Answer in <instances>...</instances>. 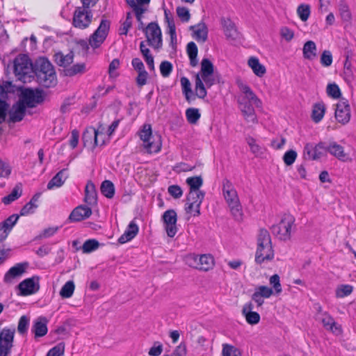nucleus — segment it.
<instances>
[{
    "label": "nucleus",
    "mask_w": 356,
    "mask_h": 356,
    "mask_svg": "<svg viewBox=\"0 0 356 356\" xmlns=\"http://www.w3.org/2000/svg\"><path fill=\"white\" fill-rule=\"evenodd\" d=\"M32 73L38 84L45 88L57 85L56 74L54 65L47 57L40 56L33 63Z\"/></svg>",
    "instance_id": "1"
},
{
    "label": "nucleus",
    "mask_w": 356,
    "mask_h": 356,
    "mask_svg": "<svg viewBox=\"0 0 356 356\" xmlns=\"http://www.w3.org/2000/svg\"><path fill=\"white\" fill-rule=\"evenodd\" d=\"M274 258V250L271 237L268 231L260 229L257 237V248L255 254V262L261 264L264 261H271Z\"/></svg>",
    "instance_id": "2"
},
{
    "label": "nucleus",
    "mask_w": 356,
    "mask_h": 356,
    "mask_svg": "<svg viewBox=\"0 0 356 356\" xmlns=\"http://www.w3.org/2000/svg\"><path fill=\"white\" fill-rule=\"evenodd\" d=\"M20 92L19 99L22 101L27 108H32L44 102L46 97L45 92L40 88H24L20 86L17 88Z\"/></svg>",
    "instance_id": "3"
},
{
    "label": "nucleus",
    "mask_w": 356,
    "mask_h": 356,
    "mask_svg": "<svg viewBox=\"0 0 356 356\" xmlns=\"http://www.w3.org/2000/svg\"><path fill=\"white\" fill-rule=\"evenodd\" d=\"M140 138L144 142V147L149 153H157L162 146L161 136L155 133L153 134L149 124H145L139 132Z\"/></svg>",
    "instance_id": "4"
},
{
    "label": "nucleus",
    "mask_w": 356,
    "mask_h": 356,
    "mask_svg": "<svg viewBox=\"0 0 356 356\" xmlns=\"http://www.w3.org/2000/svg\"><path fill=\"white\" fill-rule=\"evenodd\" d=\"M33 63L27 54H19L13 61V72L15 76L19 81L26 82V76L29 70L32 72Z\"/></svg>",
    "instance_id": "5"
},
{
    "label": "nucleus",
    "mask_w": 356,
    "mask_h": 356,
    "mask_svg": "<svg viewBox=\"0 0 356 356\" xmlns=\"http://www.w3.org/2000/svg\"><path fill=\"white\" fill-rule=\"evenodd\" d=\"M111 28V21L102 18L97 29L90 36L89 44L93 49L99 48L106 40Z\"/></svg>",
    "instance_id": "6"
},
{
    "label": "nucleus",
    "mask_w": 356,
    "mask_h": 356,
    "mask_svg": "<svg viewBox=\"0 0 356 356\" xmlns=\"http://www.w3.org/2000/svg\"><path fill=\"white\" fill-rule=\"evenodd\" d=\"M143 31L145 33L148 45L157 50L162 47V33L157 22L149 23Z\"/></svg>",
    "instance_id": "7"
},
{
    "label": "nucleus",
    "mask_w": 356,
    "mask_h": 356,
    "mask_svg": "<svg viewBox=\"0 0 356 356\" xmlns=\"http://www.w3.org/2000/svg\"><path fill=\"white\" fill-rule=\"evenodd\" d=\"M92 13L90 8L76 7L72 18V24L75 28L85 29L88 28L92 22Z\"/></svg>",
    "instance_id": "8"
},
{
    "label": "nucleus",
    "mask_w": 356,
    "mask_h": 356,
    "mask_svg": "<svg viewBox=\"0 0 356 356\" xmlns=\"http://www.w3.org/2000/svg\"><path fill=\"white\" fill-rule=\"evenodd\" d=\"M15 333V327H4L0 331V356H8L11 354Z\"/></svg>",
    "instance_id": "9"
},
{
    "label": "nucleus",
    "mask_w": 356,
    "mask_h": 356,
    "mask_svg": "<svg viewBox=\"0 0 356 356\" xmlns=\"http://www.w3.org/2000/svg\"><path fill=\"white\" fill-rule=\"evenodd\" d=\"M205 196V192L203 191H189L186 195V200L188 202V205L185 207L186 212L190 213L192 212L193 208L194 216H198L200 215V206L203 202Z\"/></svg>",
    "instance_id": "10"
},
{
    "label": "nucleus",
    "mask_w": 356,
    "mask_h": 356,
    "mask_svg": "<svg viewBox=\"0 0 356 356\" xmlns=\"http://www.w3.org/2000/svg\"><path fill=\"white\" fill-rule=\"evenodd\" d=\"M40 280L38 275H33L22 281L17 286L19 295L27 296L36 293L40 290Z\"/></svg>",
    "instance_id": "11"
},
{
    "label": "nucleus",
    "mask_w": 356,
    "mask_h": 356,
    "mask_svg": "<svg viewBox=\"0 0 356 356\" xmlns=\"http://www.w3.org/2000/svg\"><path fill=\"white\" fill-rule=\"evenodd\" d=\"M161 220L168 236L173 238L178 230L177 227V214L175 210L168 209L165 211L161 216Z\"/></svg>",
    "instance_id": "12"
},
{
    "label": "nucleus",
    "mask_w": 356,
    "mask_h": 356,
    "mask_svg": "<svg viewBox=\"0 0 356 356\" xmlns=\"http://www.w3.org/2000/svg\"><path fill=\"white\" fill-rule=\"evenodd\" d=\"M350 107L347 99L342 98L339 102L336 104L334 117L337 121L345 125L350 120Z\"/></svg>",
    "instance_id": "13"
},
{
    "label": "nucleus",
    "mask_w": 356,
    "mask_h": 356,
    "mask_svg": "<svg viewBox=\"0 0 356 356\" xmlns=\"http://www.w3.org/2000/svg\"><path fill=\"white\" fill-rule=\"evenodd\" d=\"M99 135H104V134L99 132L98 129H95L93 127L86 129L82 134L83 146L85 147H90L92 151H93L99 145L98 136Z\"/></svg>",
    "instance_id": "14"
},
{
    "label": "nucleus",
    "mask_w": 356,
    "mask_h": 356,
    "mask_svg": "<svg viewBox=\"0 0 356 356\" xmlns=\"http://www.w3.org/2000/svg\"><path fill=\"white\" fill-rule=\"evenodd\" d=\"M29 266V264L27 261L15 264L6 273L3 282L6 284H13L15 279L21 277L26 272Z\"/></svg>",
    "instance_id": "15"
},
{
    "label": "nucleus",
    "mask_w": 356,
    "mask_h": 356,
    "mask_svg": "<svg viewBox=\"0 0 356 356\" xmlns=\"http://www.w3.org/2000/svg\"><path fill=\"white\" fill-rule=\"evenodd\" d=\"M27 106L19 99L13 104L11 109H8V122L16 123L21 122L26 112Z\"/></svg>",
    "instance_id": "16"
},
{
    "label": "nucleus",
    "mask_w": 356,
    "mask_h": 356,
    "mask_svg": "<svg viewBox=\"0 0 356 356\" xmlns=\"http://www.w3.org/2000/svg\"><path fill=\"white\" fill-rule=\"evenodd\" d=\"M92 213L91 208L88 205L81 204L75 207L70 214L67 220L70 222H77L89 218Z\"/></svg>",
    "instance_id": "17"
},
{
    "label": "nucleus",
    "mask_w": 356,
    "mask_h": 356,
    "mask_svg": "<svg viewBox=\"0 0 356 356\" xmlns=\"http://www.w3.org/2000/svg\"><path fill=\"white\" fill-rule=\"evenodd\" d=\"M240 110L243 113L245 120L252 123H257V119L255 114L254 108L249 100L246 98L241 97L238 99Z\"/></svg>",
    "instance_id": "18"
},
{
    "label": "nucleus",
    "mask_w": 356,
    "mask_h": 356,
    "mask_svg": "<svg viewBox=\"0 0 356 356\" xmlns=\"http://www.w3.org/2000/svg\"><path fill=\"white\" fill-rule=\"evenodd\" d=\"M48 319L45 316H39L33 323L31 328L35 338L42 337L47 334Z\"/></svg>",
    "instance_id": "19"
},
{
    "label": "nucleus",
    "mask_w": 356,
    "mask_h": 356,
    "mask_svg": "<svg viewBox=\"0 0 356 356\" xmlns=\"http://www.w3.org/2000/svg\"><path fill=\"white\" fill-rule=\"evenodd\" d=\"M254 305L251 302L244 305L242 314L245 316L247 323L250 325H257L260 321V315L257 312H253Z\"/></svg>",
    "instance_id": "20"
},
{
    "label": "nucleus",
    "mask_w": 356,
    "mask_h": 356,
    "mask_svg": "<svg viewBox=\"0 0 356 356\" xmlns=\"http://www.w3.org/2000/svg\"><path fill=\"white\" fill-rule=\"evenodd\" d=\"M84 202L88 206L97 204V192L92 181H88L85 188Z\"/></svg>",
    "instance_id": "21"
},
{
    "label": "nucleus",
    "mask_w": 356,
    "mask_h": 356,
    "mask_svg": "<svg viewBox=\"0 0 356 356\" xmlns=\"http://www.w3.org/2000/svg\"><path fill=\"white\" fill-rule=\"evenodd\" d=\"M221 24L226 38L232 40H236L238 36V31L234 23L229 18H222Z\"/></svg>",
    "instance_id": "22"
},
{
    "label": "nucleus",
    "mask_w": 356,
    "mask_h": 356,
    "mask_svg": "<svg viewBox=\"0 0 356 356\" xmlns=\"http://www.w3.org/2000/svg\"><path fill=\"white\" fill-rule=\"evenodd\" d=\"M68 177L67 168H63L58 172L47 184V189L60 187Z\"/></svg>",
    "instance_id": "23"
},
{
    "label": "nucleus",
    "mask_w": 356,
    "mask_h": 356,
    "mask_svg": "<svg viewBox=\"0 0 356 356\" xmlns=\"http://www.w3.org/2000/svg\"><path fill=\"white\" fill-rule=\"evenodd\" d=\"M295 222V218L289 214L284 213L281 219V225L283 226L284 232L280 236L281 240H286L290 238L291 226Z\"/></svg>",
    "instance_id": "24"
},
{
    "label": "nucleus",
    "mask_w": 356,
    "mask_h": 356,
    "mask_svg": "<svg viewBox=\"0 0 356 356\" xmlns=\"http://www.w3.org/2000/svg\"><path fill=\"white\" fill-rule=\"evenodd\" d=\"M190 30H193V37L197 40L206 42L208 38V28L205 23L200 22L197 24L191 26Z\"/></svg>",
    "instance_id": "25"
},
{
    "label": "nucleus",
    "mask_w": 356,
    "mask_h": 356,
    "mask_svg": "<svg viewBox=\"0 0 356 356\" xmlns=\"http://www.w3.org/2000/svg\"><path fill=\"white\" fill-rule=\"evenodd\" d=\"M138 226L134 221H131L125 232L118 238V242L120 244H124L131 239H133L138 232Z\"/></svg>",
    "instance_id": "26"
},
{
    "label": "nucleus",
    "mask_w": 356,
    "mask_h": 356,
    "mask_svg": "<svg viewBox=\"0 0 356 356\" xmlns=\"http://www.w3.org/2000/svg\"><path fill=\"white\" fill-rule=\"evenodd\" d=\"M182 93L186 99V101L191 104L193 101H195L194 92L191 88V84L190 80L186 77L182 76L180 79Z\"/></svg>",
    "instance_id": "27"
},
{
    "label": "nucleus",
    "mask_w": 356,
    "mask_h": 356,
    "mask_svg": "<svg viewBox=\"0 0 356 356\" xmlns=\"http://www.w3.org/2000/svg\"><path fill=\"white\" fill-rule=\"evenodd\" d=\"M214 265V259L210 254H202L198 258V266H196V269L202 271H208L211 269Z\"/></svg>",
    "instance_id": "28"
},
{
    "label": "nucleus",
    "mask_w": 356,
    "mask_h": 356,
    "mask_svg": "<svg viewBox=\"0 0 356 356\" xmlns=\"http://www.w3.org/2000/svg\"><path fill=\"white\" fill-rule=\"evenodd\" d=\"M195 99L196 97L200 99H204L207 95V86L204 81L200 76V74L195 75Z\"/></svg>",
    "instance_id": "29"
},
{
    "label": "nucleus",
    "mask_w": 356,
    "mask_h": 356,
    "mask_svg": "<svg viewBox=\"0 0 356 356\" xmlns=\"http://www.w3.org/2000/svg\"><path fill=\"white\" fill-rule=\"evenodd\" d=\"M303 57L305 59L312 60L317 56V47L312 40L307 41L302 48Z\"/></svg>",
    "instance_id": "30"
},
{
    "label": "nucleus",
    "mask_w": 356,
    "mask_h": 356,
    "mask_svg": "<svg viewBox=\"0 0 356 356\" xmlns=\"http://www.w3.org/2000/svg\"><path fill=\"white\" fill-rule=\"evenodd\" d=\"M329 153L340 161H346L348 159V155L344 152L343 147L334 141L330 142Z\"/></svg>",
    "instance_id": "31"
},
{
    "label": "nucleus",
    "mask_w": 356,
    "mask_h": 356,
    "mask_svg": "<svg viewBox=\"0 0 356 356\" xmlns=\"http://www.w3.org/2000/svg\"><path fill=\"white\" fill-rule=\"evenodd\" d=\"M22 195V185L21 183L17 184L13 188L12 191L8 195L3 197L1 200L2 202L8 205L15 200L19 198Z\"/></svg>",
    "instance_id": "32"
},
{
    "label": "nucleus",
    "mask_w": 356,
    "mask_h": 356,
    "mask_svg": "<svg viewBox=\"0 0 356 356\" xmlns=\"http://www.w3.org/2000/svg\"><path fill=\"white\" fill-rule=\"evenodd\" d=\"M248 65L251 67L253 72L259 77H262L266 72L265 66L260 63L259 59L256 57H250L248 61Z\"/></svg>",
    "instance_id": "33"
},
{
    "label": "nucleus",
    "mask_w": 356,
    "mask_h": 356,
    "mask_svg": "<svg viewBox=\"0 0 356 356\" xmlns=\"http://www.w3.org/2000/svg\"><path fill=\"white\" fill-rule=\"evenodd\" d=\"M325 113V106L323 102L314 104L311 115L312 120L316 123L319 122L323 119Z\"/></svg>",
    "instance_id": "34"
},
{
    "label": "nucleus",
    "mask_w": 356,
    "mask_h": 356,
    "mask_svg": "<svg viewBox=\"0 0 356 356\" xmlns=\"http://www.w3.org/2000/svg\"><path fill=\"white\" fill-rule=\"evenodd\" d=\"M186 52L190 60V65L192 67H195L198 64L197 53L198 48L194 42H190L186 46Z\"/></svg>",
    "instance_id": "35"
},
{
    "label": "nucleus",
    "mask_w": 356,
    "mask_h": 356,
    "mask_svg": "<svg viewBox=\"0 0 356 356\" xmlns=\"http://www.w3.org/2000/svg\"><path fill=\"white\" fill-rule=\"evenodd\" d=\"M214 72V65L213 63L207 58H204L201 61V69L200 72V77H207L213 75Z\"/></svg>",
    "instance_id": "36"
},
{
    "label": "nucleus",
    "mask_w": 356,
    "mask_h": 356,
    "mask_svg": "<svg viewBox=\"0 0 356 356\" xmlns=\"http://www.w3.org/2000/svg\"><path fill=\"white\" fill-rule=\"evenodd\" d=\"M86 72L84 63H76L63 70V74L66 76H74L78 74H83Z\"/></svg>",
    "instance_id": "37"
},
{
    "label": "nucleus",
    "mask_w": 356,
    "mask_h": 356,
    "mask_svg": "<svg viewBox=\"0 0 356 356\" xmlns=\"http://www.w3.org/2000/svg\"><path fill=\"white\" fill-rule=\"evenodd\" d=\"M100 191L103 195L111 199L115 195V186L110 180H104L102 182Z\"/></svg>",
    "instance_id": "38"
},
{
    "label": "nucleus",
    "mask_w": 356,
    "mask_h": 356,
    "mask_svg": "<svg viewBox=\"0 0 356 356\" xmlns=\"http://www.w3.org/2000/svg\"><path fill=\"white\" fill-rule=\"evenodd\" d=\"M186 183L189 186V191H201L200 188L203 185V179L202 176H194L188 177Z\"/></svg>",
    "instance_id": "39"
},
{
    "label": "nucleus",
    "mask_w": 356,
    "mask_h": 356,
    "mask_svg": "<svg viewBox=\"0 0 356 356\" xmlns=\"http://www.w3.org/2000/svg\"><path fill=\"white\" fill-rule=\"evenodd\" d=\"M186 117L188 123L195 124L201 117L200 110L195 108H188L186 111Z\"/></svg>",
    "instance_id": "40"
},
{
    "label": "nucleus",
    "mask_w": 356,
    "mask_h": 356,
    "mask_svg": "<svg viewBox=\"0 0 356 356\" xmlns=\"http://www.w3.org/2000/svg\"><path fill=\"white\" fill-rule=\"evenodd\" d=\"M100 246V243L96 239H88L86 240L83 245L81 250L83 253L88 254L96 250Z\"/></svg>",
    "instance_id": "41"
},
{
    "label": "nucleus",
    "mask_w": 356,
    "mask_h": 356,
    "mask_svg": "<svg viewBox=\"0 0 356 356\" xmlns=\"http://www.w3.org/2000/svg\"><path fill=\"white\" fill-rule=\"evenodd\" d=\"M75 285L72 280L67 281L61 288L60 296L63 298H69L72 297L74 291Z\"/></svg>",
    "instance_id": "42"
},
{
    "label": "nucleus",
    "mask_w": 356,
    "mask_h": 356,
    "mask_svg": "<svg viewBox=\"0 0 356 356\" xmlns=\"http://www.w3.org/2000/svg\"><path fill=\"white\" fill-rule=\"evenodd\" d=\"M241 350L234 346L224 343L222 345V356H241Z\"/></svg>",
    "instance_id": "43"
},
{
    "label": "nucleus",
    "mask_w": 356,
    "mask_h": 356,
    "mask_svg": "<svg viewBox=\"0 0 356 356\" xmlns=\"http://www.w3.org/2000/svg\"><path fill=\"white\" fill-rule=\"evenodd\" d=\"M339 10L343 21L349 22L351 19L352 15L349 7L345 1H340L339 3Z\"/></svg>",
    "instance_id": "44"
},
{
    "label": "nucleus",
    "mask_w": 356,
    "mask_h": 356,
    "mask_svg": "<svg viewBox=\"0 0 356 356\" xmlns=\"http://www.w3.org/2000/svg\"><path fill=\"white\" fill-rule=\"evenodd\" d=\"M326 92L327 96L337 99L341 96V92L339 86L335 83H328L326 88Z\"/></svg>",
    "instance_id": "45"
},
{
    "label": "nucleus",
    "mask_w": 356,
    "mask_h": 356,
    "mask_svg": "<svg viewBox=\"0 0 356 356\" xmlns=\"http://www.w3.org/2000/svg\"><path fill=\"white\" fill-rule=\"evenodd\" d=\"M30 318L29 316L24 315L20 317L17 325V332L21 335H24L27 333Z\"/></svg>",
    "instance_id": "46"
},
{
    "label": "nucleus",
    "mask_w": 356,
    "mask_h": 356,
    "mask_svg": "<svg viewBox=\"0 0 356 356\" xmlns=\"http://www.w3.org/2000/svg\"><path fill=\"white\" fill-rule=\"evenodd\" d=\"M353 291V286L350 284L339 285L335 291L337 298H343L349 296Z\"/></svg>",
    "instance_id": "47"
},
{
    "label": "nucleus",
    "mask_w": 356,
    "mask_h": 356,
    "mask_svg": "<svg viewBox=\"0 0 356 356\" xmlns=\"http://www.w3.org/2000/svg\"><path fill=\"white\" fill-rule=\"evenodd\" d=\"M310 13V6L308 4H300L297 8V13L302 22L308 19Z\"/></svg>",
    "instance_id": "48"
},
{
    "label": "nucleus",
    "mask_w": 356,
    "mask_h": 356,
    "mask_svg": "<svg viewBox=\"0 0 356 356\" xmlns=\"http://www.w3.org/2000/svg\"><path fill=\"white\" fill-rule=\"evenodd\" d=\"M19 218V215L14 213L0 223L3 226V227L10 232L13 227L17 223Z\"/></svg>",
    "instance_id": "49"
},
{
    "label": "nucleus",
    "mask_w": 356,
    "mask_h": 356,
    "mask_svg": "<svg viewBox=\"0 0 356 356\" xmlns=\"http://www.w3.org/2000/svg\"><path fill=\"white\" fill-rule=\"evenodd\" d=\"M333 61L332 54L329 50H324L320 58L321 64L325 67H330Z\"/></svg>",
    "instance_id": "50"
},
{
    "label": "nucleus",
    "mask_w": 356,
    "mask_h": 356,
    "mask_svg": "<svg viewBox=\"0 0 356 356\" xmlns=\"http://www.w3.org/2000/svg\"><path fill=\"white\" fill-rule=\"evenodd\" d=\"M351 67V63L349 61L348 56H347L343 64V74L346 81H351L353 79V72Z\"/></svg>",
    "instance_id": "51"
},
{
    "label": "nucleus",
    "mask_w": 356,
    "mask_h": 356,
    "mask_svg": "<svg viewBox=\"0 0 356 356\" xmlns=\"http://www.w3.org/2000/svg\"><path fill=\"white\" fill-rule=\"evenodd\" d=\"M65 351V343L64 342H60L57 345H56L54 347L51 348L47 353L46 354V356H63Z\"/></svg>",
    "instance_id": "52"
},
{
    "label": "nucleus",
    "mask_w": 356,
    "mask_h": 356,
    "mask_svg": "<svg viewBox=\"0 0 356 356\" xmlns=\"http://www.w3.org/2000/svg\"><path fill=\"white\" fill-rule=\"evenodd\" d=\"M9 108V104L6 100L0 98V124L6 121Z\"/></svg>",
    "instance_id": "53"
},
{
    "label": "nucleus",
    "mask_w": 356,
    "mask_h": 356,
    "mask_svg": "<svg viewBox=\"0 0 356 356\" xmlns=\"http://www.w3.org/2000/svg\"><path fill=\"white\" fill-rule=\"evenodd\" d=\"M177 15L182 22H187L190 20L191 14L189 10L184 6H178L176 9Z\"/></svg>",
    "instance_id": "54"
},
{
    "label": "nucleus",
    "mask_w": 356,
    "mask_h": 356,
    "mask_svg": "<svg viewBox=\"0 0 356 356\" xmlns=\"http://www.w3.org/2000/svg\"><path fill=\"white\" fill-rule=\"evenodd\" d=\"M297 152L293 149L286 151L283 156V161L286 165H291L297 158Z\"/></svg>",
    "instance_id": "55"
},
{
    "label": "nucleus",
    "mask_w": 356,
    "mask_h": 356,
    "mask_svg": "<svg viewBox=\"0 0 356 356\" xmlns=\"http://www.w3.org/2000/svg\"><path fill=\"white\" fill-rule=\"evenodd\" d=\"M172 64L168 60H163L160 64V72L163 77H168L172 72Z\"/></svg>",
    "instance_id": "56"
},
{
    "label": "nucleus",
    "mask_w": 356,
    "mask_h": 356,
    "mask_svg": "<svg viewBox=\"0 0 356 356\" xmlns=\"http://www.w3.org/2000/svg\"><path fill=\"white\" fill-rule=\"evenodd\" d=\"M230 208V211L234 216V218L236 220H242L243 213H242V207L240 204V202H238L236 204L229 205Z\"/></svg>",
    "instance_id": "57"
},
{
    "label": "nucleus",
    "mask_w": 356,
    "mask_h": 356,
    "mask_svg": "<svg viewBox=\"0 0 356 356\" xmlns=\"http://www.w3.org/2000/svg\"><path fill=\"white\" fill-rule=\"evenodd\" d=\"M58 229V227H51L46 228L39 235L35 236V240L49 238L56 234Z\"/></svg>",
    "instance_id": "58"
},
{
    "label": "nucleus",
    "mask_w": 356,
    "mask_h": 356,
    "mask_svg": "<svg viewBox=\"0 0 356 356\" xmlns=\"http://www.w3.org/2000/svg\"><path fill=\"white\" fill-rule=\"evenodd\" d=\"M148 76V72L145 70L138 72V76L136 78L137 86L141 88L145 86L147 82Z\"/></svg>",
    "instance_id": "59"
},
{
    "label": "nucleus",
    "mask_w": 356,
    "mask_h": 356,
    "mask_svg": "<svg viewBox=\"0 0 356 356\" xmlns=\"http://www.w3.org/2000/svg\"><path fill=\"white\" fill-rule=\"evenodd\" d=\"M223 195L228 205L236 204L239 202V199L236 190H233L229 192L227 191V193H223Z\"/></svg>",
    "instance_id": "60"
},
{
    "label": "nucleus",
    "mask_w": 356,
    "mask_h": 356,
    "mask_svg": "<svg viewBox=\"0 0 356 356\" xmlns=\"http://www.w3.org/2000/svg\"><path fill=\"white\" fill-rule=\"evenodd\" d=\"M270 284L273 286V289H275L276 295H278L282 292L280 278L277 274H274L270 277Z\"/></svg>",
    "instance_id": "61"
},
{
    "label": "nucleus",
    "mask_w": 356,
    "mask_h": 356,
    "mask_svg": "<svg viewBox=\"0 0 356 356\" xmlns=\"http://www.w3.org/2000/svg\"><path fill=\"white\" fill-rule=\"evenodd\" d=\"M131 12H128L127 13V15H126V19L125 21L122 23V27L120 29V34L121 35H127V33H128V31L129 29L132 26V22H131Z\"/></svg>",
    "instance_id": "62"
},
{
    "label": "nucleus",
    "mask_w": 356,
    "mask_h": 356,
    "mask_svg": "<svg viewBox=\"0 0 356 356\" xmlns=\"http://www.w3.org/2000/svg\"><path fill=\"white\" fill-rule=\"evenodd\" d=\"M168 191L175 199L180 198L183 194V191L179 185L170 186L168 188Z\"/></svg>",
    "instance_id": "63"
},
{
    "label": "nucleus",
    "mask_w": 356,
    "mask_h": 356,
    "mask_svg": "<svg viewBox=\"0 0 356 356\" xmlns=\"http://www.w3.org/2000/svg\"><path fill=\"white\" fill-rule=\"evenodd\" d=\"M163 351V345L159 341H155L152 347L149 350V356H159Z\"/></svg>",
    "instance_id": "64"
}]
</instances>
